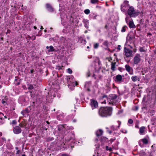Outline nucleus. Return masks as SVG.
Segmentation results:
<instances>
[{
    "label": "nucleus",
    "mask_w": 156,
    "mask_h": 156,
    "mask_svg": "<svg viewBox=\"0 0 156 156\" xmlns=\"http://www.w3.org/2000/svg\"><path fill=\"white\" fill-rule=\"evenodd\" d=\"M112 108L110 107H102L99 109V115L103 117H106L110 116L112 114Z\"/></svg>",
    "instance_id": "f257e3e1"
},
{
    "label": "nucleus",
    "mask_w": 156,
    "mask_h": 156,
    "mask_svg": "<svg viewBox=\"0 0 156 156\" xmlns=\"http://www.w3.org/2000/svg\"><path fill=\"white\" fill-rule=\"evenodd\" d=\"M117 98V96L115 94H110L108 98H107L108 103L110 104H113L115 103V101Z\"/></svg>",
    "instance_id": "f03ea898"
},
{
    "label": "nucleus",
    "mask_w": 156,
    "mask_h": 156,
    "mask_svg": "<svg viewBox=\"0 0 156 156\" xmlns=\"http://www.w3.org/2000/svg\"><path fill=\"white\" fill-rule=\"evenodd\" d=\"M128 14L131 17H135L138 15V13L136 12L133 7H130L128 10Z\"/></svg>",
    "instance_id": "7ed1b4c3"
},
{
    "label": "nucleus",
    "mask_w": 156,
    "mask_h": 156,
    "mask_svg": "<svg viewBox=\"0 0 156 156\" xmlns=\"http://www.w3.org/2000/svg\"><path fill=\"white\" fill-rule=\"evenodd\" d=\"M156 119L155 118H153L151 120V125L150 126H148V127L149 128L150 126L152 129V130L155 131H156Z\"/></svg>",
    "instance_id": "20e7f679"
},
{
    "label": "nucleus",
    "mask_w": 156,
    "mask_h": 156,
    "mask_svg": "<svg viewBox=\"0 0 156 156\" xmlns=\"http://www.w3.org/2000/svg\"><path fill=\"white\" fill-rule=\"evenodd\" d=\"M128 2L125 1L123 4L121 5V10L122 12H125L129 8Z\"/></svg>",
    "instance_id": "39448f33"
},
{
    "label": "nucleus",
    "mask_w": 156,
    "mask_h": 156,
    "mask_svg": "<svg viewBox=\"0 0 156 156\" xmlns=\"http://www.w3.org/2000/svg\"><path fill=\"white\" fill-rule=\"evenodd\" d=\"M124 51L125 55L126 57H129L132 56V51L131 50L129 49H128L126 48H124Z\"/></svg>",
    "instance_id": "423d86ee"
},
{
    "label": "nucleus",
    "mask_w": 156,
    "mask_h": 156,
    "mask_svg": "<svg viewBox=\"0 0 156 156\" xmlns=\"http://www.w3.org/2000/svg\"><path fill=\"white\" fill-rule=\"evenodd\" d=\"M141 60L140 55L139 54H136L133 58V62L134 64H138Z\"/></svg>",
    "instance_id": "0eeeda50"
},
{
    "label": "nucleus",
    "mask_w": 156,
    "mask_h": 156,
    "mask_svg": "<svg viewBox=\"0 0 156 156\" xmlns=\"http://www.w3.org/2000/svg\"><path fill=\"white\" fill-rule=\"evenodd\" d=\"M90 105L92 109L97 108L98 106L97 102L94 100H91Z\"/></svg>",
    "instance_id": "6e6552de"
},
{
    "label": "nucleus",
    "mask_w": 156,
    "mask_h": 156,
    "mask_svg": "<svg viewBox=\"0 0 156 156\" xmlns=\"http://www.w3.org/2000/svg\"><path fill=\"white\" fill-rule=\"evenodd\" d=\"M147 132V129L145 127L142 126L140 129L139 133L141 135H143Z\"/></svg>",
    "instance_id": "1a4fd4ad"
},
{
    "label": "nucleus",
    "mask_w": 156,
    "mask_h": 156,
    "mask_svg": "<svg viewBox=\"0 0 156 156\" xmlns=\"http://www.w3.org/2000/svg\"><path fill=\"white\" fill-rule=\"evenodd\" d=\"M21 129L19 126H16L14 128L13 132L16 134H18L21 133Z\"/></svg>",
    "instance_id": "9d476101"
},
{
    "label": "nucleus",
    "mask_w": 156,
    "mask_h": 156,
    "mask_svg": "<svg viewBox=\"0 0 156 156\" xmlns=\"http://www.w3.org/2000/svg\"><path fill=\"white\" fill-rule=\"evenodd\" d=\"M122 77L121 75H118L116 76L115 81L118 83H120L122 81Z\"/></svg>",
    "instance_id": "9b49d317"
},
{
    "label": "nucleus",
    "mask_w": 156,
    "mask_h": 156,
    "mask_svg": "<svg viewBox=\"0 0 156 156\" xmlns=\"http://www.w3.org/2000/svg\"><path fill=\"white\" fill-rule=\"evenodd\" d=\"M131 78L133 82L139 81L140 80L139 77L136 76H132Z\"/></svg>",
    "instance_id": "f8f14e48"
},
{
    "label": "nucleus",
    "mask_w": 156,
    "mask_h": 156,
    "mask_svg": "<svg viewBox=\"0 0 156 156\" xmlns=\"http://www.w3.org/2000/svg\"><path fill=\"white\" fill-rule=\"evenodd\" d=\"M46 48L47 49V51L48 52L53 51L55 50L54 47L51 45L49 47L47 46L46 47Z\"/></svg>",
    "instance_id": "ddd939ff"
},
{
    "label": "nucleus",
    "mask_w": 156,
    "mask_h": 156,
    "mask_svg": "<svg viewBox=\"0 0 156 156\" xmlns=\"http://www.w3.org/2000/svg\"><path fill=\"white\" fill-rule=\"evenodd\" d=\"M46 6L47 9L49 11L52 12L53 11V9L50 5L47 4L46 5Z\"/></svg>",
    "instance_id": "4468645a"
},
{
    "label": "nucleus",
    "mask_w": 156,
    "mask_h": 156,
    "mask_svg": "<svg viewBox=\"0 0 156 156\" xmlns=\"http://www.w3.org/2000/svg\"><path fill=\"white\" fill-rule=\"evenodd\" d=\"M4 155L5 156H13V154L12 152L6 151L4 152Z\"/></svg>",
    "instance_id": "2eb2a0df"
},
{
    "label": "nucleus",
    "mask_w": 156,
    "mask_h": 156,
    "mask_svg": "<svg viewBox=\"0 0 156 156\" xmlns=\"http://www.w3.org/2000/svg\"><path fill=\"white\" fill-rule=\"evenodd\" d=\"M103 133V131L102 130L99 129L96 132V134L97 136H99L101 135Z\"/></svg>",
    "instance_id": "dca6fc26"
},
{
    "label": "nucleus",
    "mask_w": 156,
    "mask_h": 156,
    "mask_svg": "<svg viewBox=\"0 0 156 156\" xmlns=\"http://www.w3.org/2000/svg\"><path fill=\"white\" fill-rule=\"evenodd\" d=\"M129 26L130 28H133L135 27V26L134 25L133 22V21H130L129 23Z\"/></svg>",
    "instance_id": "f3484780"
},
{
    "label": "nucleus",
    "mask_w": 156,
    "mask_h": 156,
    "mask_svg": "<svg viewBox=\"0 0 156 156\" xmlns=\"http://www.w3.org/2000/svg\"><path fill=\"white\" fill-rule=\"evenodd\" d=\"M116 62H112V63L111 69L112 70L114 71L115 70V68L116 67L115 66Z\"/></svg>",
    "instance_id": "a211bd4d"
},
{
    "label": "nucleus",
    "mask_w": 156,
    "mask_h": 156,
    "mask_svg": "<svg viewBox=\"0 0 156 156\" xmlns=\"http://www.w3.org/2000/svg\"><path fill=\"white\" fill-rule=\"evenodd\" d=\"M111 128L113 130H118L119 128V126H112L111 127Z\"/></svg>",
    "instance_id": "6ab92c4d"
},
{
    "label": "nucleus",
    "mask_w": 156,
    "mask_h": 156,
    "mask_svg": "<svg viewBox=\"0 0 156 156\" xmlns=\"http://www.w3.org/2000/svg\"><path fill=\"white\" fill-rule=\"evenodd\" d=\"M125 67L126 69L127 72L129 71L130 70H131V69H132L131 67L128 65H126Z\"/></svg>",
    "instance_id": "aec40b11"
},
{
    "label": "nucleus",
    "mask_w": 156,
    "mask_h": 156,
    "mask_svg": "<svg viewBox=\"0 0 156 156\" xmlns=\"http://www.w3.org/2000/svg\"><path fill=\"white\" fill-rule=\"evenodd\" d=\"M140 140L142 141L143 143L145 144H147L148 142V140L145 138H144L141 140Z\"/></svg>",
    "instance_id": "412c9836"
},
{
    "label": "nucleus",
    "mask_w": 156,
    "mask_h": 156,
    "mask_svg": "<svg viewBox=\"0 0 156 156\" xmlns=\"http://www.w3.org/2000/svg\"><path fill=\"white\" fill-rule=\"evenodd\" d=\"M84 22L85 23V27L87 28H88V24L89 22L87 20H84Z\"/></svg>",
    "instance_id": "4be33fe9"
},
{
    "label": "nucleus",
    "mask_w": 156,
    "mask_h": 156,
    "mask_svg": "<svg viewBox=\"0 0 156 156\" xmlns=\"http://www.w3.org/2000/svg\"><path fill=\"white\" fill-rule=\"evenodd\" d=\"M101 140L103 142H106L108 141V139L105 137H103L101 138Z\"/></svg>",
    "instance_id": "5701e85b"
},
{
    "label": "nucleus",
    "mask_w": 156,
    "mask_h": 156,
    "mask_svg": "<svg viewBox=\"0 0 156 156\" xmlns=\"http://www.w3.org/2000/svg\"><path fill=\"white\" fill-rule=\"evenodd\" d=\"M127 28V27L126 26H125L122 27L121 30L122 32H125Z\"/></svg>",
    "instance_id": "b1692460"
},
{
    "label": "nucleus",
    "mask_w": 156,
    "mask_h": 156,
    "mask_svg": "<svg viewBox=\"0 0 156 156\" xmlns=\"http://www.w3.org/2000/svg\"><path fill=\"white\" fill-rule=\"evenodd\" d=\"M84 12L86 14H88L90 13V11L89 9H86L84 11Z\"/></svg>",
    "instance_id": "393cba45"
},
{
    "label": "nucleus",
    "mask_w": 156,
    "mask_h": 156,
    "mask_svg": "<svg viewBox=\"0 0 156 156\" xmlns=\"http://www.w3.org/2000/svg\"><path fill=\"white\" fill-rule=\"evenodd\" d=\"M106 150L107 151H112V148L111 147H109L108 146H106Z\"/></svg>",
    "instance_id": "a878e982"
},
{
    "label": "nucleus",
    "mask_w": 156,
    "mask_h": 156,
    "mask_svg": "<svg viewBox=\"0 0 156 156\" xmlns=\"http://www.w3.org/2000/svg\"><path fill=\"white\" fill-rule=\"evenodd\" d=\"M129 17L127 16L125 19V20L127 23H128L129 21Z\"/></svg>",
    "instance_id": "bb28decb"
},
{
    "label": "nucleus",
    "mask_w": 156,
    "mask_h": 156,
    "mask_svg": "<svg viewBox=\"0 0 156 156\" xmlns=\"http://www.w3.org/2000/svg\"><path fill=\"white\" fill-rule=\"evenodd\" d=\"M98 0H91V2L92 4H94L97 3Z\"/></svg>",
    "instance_id": "cd10ccee"
},
{
    "label": "nucleus",
    "mask_w": 156,
    "mask_h": 156,
    "mask_svg": "<svg viewBox=\"0 0 156 156\" xmlns=\"http://www.w3.org/2000/svg\"><path fill=\"white\" fill-rule=\"evenodd\" d=\"M99 44L98 43H96L94 45V48H97L98 47Z\"/></svg>",
    "instance_id": "c85d7f7f"
},
{
    "label": "nucleus",
    "mask_w": 156,
    "mask_h": 156,
    "mask_svg": "<svg viewBox=\"0 0 156 156\" xmlns=\"http://www.w3.org/2000/svg\"><path fill=\"white\" fill-rule=\"evenodd\" d=\"M67 72L70 73V74H71L72 73V70H71V69H70V68H69L67 69Z\"/></svg>",
    "instance_id": "c756f323"
},
{
    "label": "nucleus",
    "mask_w": 156,
    "mask_h": 156,
    "mask_svg": "<svg viewBox=\"0 0 156 156\" xmlns=\"http://www.w3.org/2000/svg\"><path fill=\"white\" fill-rule=\"evenodd\" d=\"M33 86L32 85H30L28 87V88L30 90H32L33 89Z\"/></svg>",
    "instance_id": "7c9ffc66"
},
{
    "label": "nucleus",
    "mask_w": 156,
    "mask_h": 156,
    "mask_svg": "<svg viewBox=\"0 0 156 156\" xmlns=\"http://www.w3.org/2000/svg\"><path fill=\"white\" fill-rule=\"evenodd\" d=\"M29 37L32 40H34L35 39L36 37L34 36H33L31 37L29 36Z\"/></svg>",
    "instance_id": "2f4dec72"
},
{
    "label": "nucleus",
    "mask_w": 156,
    "mask_h": 156,
    "mask_svg": "<svg viewBox=\"0 0 156 156\" xmlns=\"http://www.w3.org/2000/svg\"><path fill=\"white\" fill-rule=\"evenodd\" d=\"M128 123L129 124H132L133 123V120L131 119H129L128 120Z\"/></svg>",
    "instance_id": "473e14b6"
},
{
    "label": "nucleus",
    "mask_w": 156,
    "mask_h": 156,
    "mask_svg": "<svg viewBox=\"0 0 156 156\" xmlns=\"http://www.w3.org/2000/svg\"><path fill=\"white\" fill-rule=\"evenodd\" d=\"M128 72L130 75H133V74L132 69H131V70H130L129 71H128Z\"/></svg>",
    "instance_id": "72a5a7b5"
},
{
    "label": "nucleus",
    "mask_w": 156,
    "mask_h": 156,
    "mask_svg": "<svg viewBox=\"0 0 156 156\" xmlns=\"http://www.w3.org/2000/svg\"><path fill=\"white\" fill-rule=\"evenodd\" d=\"M62 67H63L62 66L61 67L60 66H58L57 67L56 69H62Z\"/></svg>",
    "instance_id": "f704fd0d"
},
{
    "label": "nucleus",
    "mask_w": 156,
    "mask_h": 156,
    "mask_svg": "<svg viewBox=\"0 0 156 156\" xmlns=\"http://www.w3.org/2000/svg\"><path fill=\"white\" fill-rule=\"evenodd\" d=\"M21 153V152L20 150H18L16 152V154H20Z\"/></svg>",
    "instance_id": "c9c22d12"
},
{
    "label": "nucleus",
    "mask_w": 156,
    "mask_h": 156,
    "mask_svg": "<svg viewBox=\"0 0 156 156\" xmlns=\"http://www.w3.org/2000/svg\"><path fill=\"white\" fill-rule=\"evenodd\" d=\"M16 121L15 120H14L12 122V123L13 124H16Z\"/></svg>",
    "instance_id": "e433bc0d"
},
{
    "label": "nucleus",
    "mask_w": 156,
    "mask_h": 156,
    "mask_svg": "<svg viewBox=\"0 0 156 156\" xmlns=\"http://www.w3.org/2000/svg\"><path fill=\"white\" fill-rule=\"evenodd\" d=\"M140 51H144V50L143 49V48H140Z\"/></svg>",
    "instance_id": "4c0bfd02"
},
{
    "label": "nucleus",
    "mask_w": 156,
    "mask_h": 156,
    "mask_svg": "<svg viewBox=\"0 0 156 156\" xmlns=\"http://www.w3.org/2000/svg\"><path fill=\"white\" fill-rule=\"evenodd\" d=\"M90 83V82H87L85 83V86L87 87L88 86V84H89Z\"/></svg>",
    "instance_id": "58836bf2"
},
{
    "label": "nucleus",
    "mask_w": 156,
    "mask_h": 156,
    "mask_svg": "<svg viewBox=\"0 0 156 156\" xmlns=\"http://www.w3.org/2000/svg\"><path fill=\"white\" fill-rule=\"evenodd\" d=\"M2 118H0V125L2 124L4 122H2Z\"/></svg>",
    "instance_id": "ea45409f"
},
{
    "label": "nucleus",
    "mask_w": 156,
    "mask_h": 156,
    "mask_svg": "<svg viewBox=\"0 0 156 156\" xmlns=\"http://www.w3.org/2000/svg\"><path fill=\"white\" fill-rule=\"evenodd\" d=\"M87 76L88 77H89V76H90V72H89L87 73Z\"/></svg>",
    "instance_id": "a19ab883"
},
{
    "label": "nucleus",
    "mask_w": 156,
    "mask_h": 156,
    "mask_svg": "<svg viewBox=\"0 0 156 156\" xmlns=\"http://www.w3.org/2000/svg\"><path fill=\"white\" fill-rule=\"evenodd\" d=\"M62 156H69L68 155L66 154H63L62 155Z\"/></svg>",
    "instance_id": "79ce46f5"
},
{
    "label": "nucleus",
    "mask_w": 156,
    "mask_h": 156,
    "mask_svg": "<svg viewBox=\"0 0 156 156\" xmlns=\"http://www.w3.org/2000/svg\"><path fill=\"white\" fill-rule=\"evenodd\" d=\"M73 83L75 84V86H77L78 85V83L76 82H75Z\"/></svg>",
    "instance_id": "37998d69"
},
{
    "label": "nucleus",
    "mask_w": 156,
    "mask_h": 156,
    "mask_svg": "<svg viewBox=\"0 0 156 156\" xmlns=\"http://www.w3.org/2000/svg\"><path fill=\"white\" fill-rule=\"evenodd\" d=\"M2 140L3 141H5L6 140L5 138L4 137H2Z\"/></svg>",
    "instance_id": "c03bdc74"
},
{
    "label": "nucleus",
    "mask_w": 156,
    "mask_h": 156,
    "mask_svg": "<svg viewBox=\"0 0 156 156\" xmlns=\"http://www.w3.org/2000/svg\"><path fill=\"white\" fill-rule=\"evenodd\" d=\"M115 139V138L113 139H111L110 141H111V142H112L113 141H114Z\"/></svg>",
    "instance_id": "a18cd8bd"
},
{
    "label": "nucleus",
    "mask_w": 156,
    "mask_h": 156,
    "mask_svg": "<svg viewBox=\"0 0 156 156\" xmlns=\"http://www.w3.org/2000/svg\"><path fill=\"white\" fill-rule=\"evenodd\" d=\"M133 51L135 52H136V49H134V50H133Z\"/></svg>",
    "instance_id": "49530a36"
},
{
    "label": "nucleus",
    "mask_w": 156,
    "mask_h": 156,
    "mask_svg": "<svg viewBox=\"0 0 156 156\" xmlns=\"http://www.w3.org/2000/svg\"><path fill=\"white\" fill-rule=\"evenodd\" d=\"M101 103H102L106 104V101H105V100L104 102H101Z\"/></svg>",
    "instance_id": "de8ad7c7"
},
{
    "label": "nucleus",
    "mask_w": 156,
    "mask_h": 156,
    "mask_svg": "<svg viewBox=\"0 0 156 156\" xmlns=\"http://www.w3.org/2000/svg\"><path fill=\"white\" fill-rule=\"evenodd\" d=\"M5 103V101H2V103L3 104H4V103Z\"/></svg>",
    "instance_id": "09e8293b"
},
{
    "label": "nucleus",
    "mask_w": 156,
    "mask_h": 156,
    "mask_svg": "<svg viewBox=\"0 0 156 156\" xmlns=\"http://www.w3.org/2000/svg\"><path fill=\"white\" fill-rule=\"evenodd\" d=\"M107 98V96L105 95H104L103 96V98Z\"/></svg>",
    "instance_id": "8fccbe9b"
},
{
    "label": "nucleus",
    "mask_w": 156,
    "mask_h": 156,
    "mask_svg": "<svg viewBox=\"0 0 156 156\" xmlns=\"http://www.w3.org/2000/svg\"><path fill=\"white\" fill-rule=\"evenodd\" d=\"M2 135V132H0V136H1Z\"/></svg>",
    "instance_id": "3c124183"
},
{
    "label": "nucleus",
    "mask_w": 156,
    "mask_h": 156,
    "mask_svg": "<svg viewBox=\"0 0 156 156\" xmlns=\"http://www.w3.org/2000/svg\"><path fill=\"white\" fill-rule=\"evenodd\" d=\"M34 29H36V28H37L36 27H35V26H34Z\"/></svg>",
    "instance_id": "603ef678"
},
{
    "label": "nucleus",
    "mask_w": 156,
    "mask_h": 156,
    "mask_svg": "<svg viewBox=\"0 0 156 156\" xmlns=\"http://www.w3.org/2000/svg\"><path fill=\"white\" fill-rule=\"evenodd\" d=\"M41 30H42V29H43V27H42V26H41Z\"/></svg>",
    "instance_id": "864d4df0"
},
{
    "label": "nucleus",
    "mask_w": 156,
    "mask_h": 156,
    "mask_svg": "<svg viewBox=\"0 0 156 156\" xmlns=\"http://www.w3.org/2000/svg\"><path fill=\"white\" fill-rule=\"evenodd\" d=\"M118 49H119V50H120V48H118Z\"/></svg>",
    "instance_id": "5fc2aeb1"
},
{
    "label": "nucleus",
    "mask_w": 156,
    "mask_h": 156,
    "mask_svg": "<svg viewBox=\"0 0 156 156\" xmlns=\"http://www.w3.org/2000/svg\"><path fill=\"white\" fill-rule=\"evenodd\" d=\"M2 143H1L0 142V146H1V145H2Z\"/></svg>",
    "instance_id": "6e6d98bb"
},
{
    "label": "nucleus",
    "mask_w": 156,
    "mask_h": 156,
    "mask_svg": "<svg viewBox=\"0 0 156 156\" xmlns=\"http://www.w3.org/2000/svg\"><path fill=\"white\" fill-rule=\"evenodd\" d=\"M22 156H26V155L25 154H23Z\"/></svg>",
    "instance_id": "4d7b16f0"
},
{
    "label": "nucleus",
    "mask_w": 156,
    "mask_h": 156,
    "mask_svg": "<svg viewBox=\"0 0 156 156\" xmlns=\"http://www.w3.org/2000/svg\"><path fill=\"white\" fill-rule=\"evenodd\" d=\"M46 122L47 123H48V124H49V122H48V121H46Z\"/></svg>",
    "instance_id": "13d9d810"
},
{
    "label": "nucleus",
    "mask_w": 156,
    "mask_h": 156,
    "mask_svg": "<svg viewBox=\"0 0 156 156\" xmlns=\"http://www.w3.org/2000/svg\"><path fill=\"white\" fill-rule=\"evenodd\" d=\"M87 48H89V46H87Z\"/></svg>",
    "instance_id": "bf43d9fd"
},
{
    "label": "nucleus",
    "mask_w": 156,
    "mask_h": 156,
    "mask_svg": "<svg viewBox=\"0 0 156 156\" xmlns=\"http://www.w3.org/2000/svg\"><path fill=\"white\" fill-rule=\"evenodd\" d=\"M4 117H5V118H7V117H6V116H5Z\"/></svg>",
    "instance_id": "052dcab7"
},
{
    "label": "nucleus",
    "mask_w": 156,
    "mask_h": 156,
    "mask_svg": "<svg viewBox=\"0 0 156 156\" xmlns=\"http://www.w3.org/2000/svg\"><path fill=\"white\" fill-rule=\"evenodd\" d=\"M109 133H111L112 132L110 131H109Z\"/></svg>",
    "instance_id": "680f3d73"
},
{
    "label": "nucleus",
    "mask_w": 156,
    "mask_h": 156,
    "mask_svg": "<svg viewBox=\"0 0 156 156\" xmlns=\"http://www.w3.org/2000/svg\"><path fill=\"white\" fill-rule=\"evenodd\" d=\"M46 30H44V31H45V32H46Z\"/></svg>",
    "instance_id": "e2e57ef3"
},
{
    "label": "nucleus",
    "mask_w": 156,
    "mask_h": 156,
    "mask_svg": "<svg viewBox=\"0 0 156 156\" xmlns=\"http://www.w3.org/2000/svg\"><path fill=\"white\" fill-rule=\"evenodd\" d=\"M85 33H87V31H85Z\"/></svg>",
    "instance_id": "0e129e2a"
},
{
    "label": "nucleus",
    "mask_w": 156,
    "mask_h": 156,
    "mask_svg": "<svg viewBox=\"0 0 156 156\" xmlns=\"http://www.w3.org/2000/svg\"><path fill=\"white\" fill-rule=\"evenodd\" d=\"M21 113L22 114H23V112H21Z\"/></svg>",
    "instance_id": "69168bd1"
},
{
    "label": "nucleus",
    "mask_w": 156,
    "mask_h": 156,
    "mask_svg": "<svg viewBox=\"0 0 156 156\" xmlns=\"http://www.w3.org/2000/svg\"><path fill=\"white\" fill-rule=\"evenodd\" d=\"M16 149H17L18 148H17V147H16Z\"/></svg>",
    "instance_id": "338daca9"
},
{
    "label": "nucleus",
    "mask_w": 156,
    "mask_h": 156,
    "mask_svg": "<svg viewBox=\"0 0 156 156\" xmlns=\"http://www.w3.org/2000/svg\"><path fill=\"white\" fill-rule=\"evenodd\" d=\"M119 47H120V45H119Z\"/></svg>",
    "instance_id": "774afa93"
}]
</instances>
